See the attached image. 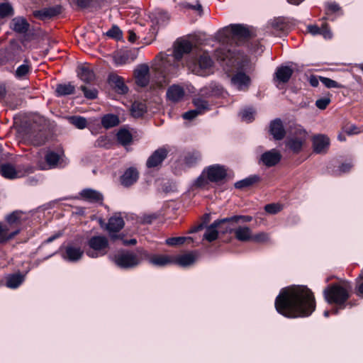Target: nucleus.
<instances>
[{"instance_id":"nucleus-1","label":"nucleus","mask_w":363,"mask_h":363,"mask_svg":"<svg viewBox=\"0 0 363 363\" xmlns=\"http://www.w3.org/2000/svg\"><path fill=\"white\" fill-rule=\"evenodd\" d=\"M184 54H188L186 65L192 73L202 77L213 73V61L208 52L193 48L192 44L187 40H177L173 54L163 55L160 62L155 67L160 75L156 80L158 87L165 86L171 77L177 75L183 66L181 62Z\"/></svg>"},{"instance_id":"nucleus-2","label":"nucleus","mask_w":363,"mask_h":363,"mask_svg":"<svg viewBox=\"0 0 363 363\" xmlns=\"http://www.w3.org/2000/svg\"><path fill=\"white\" fill-rule=\"evenodd\" d=\"M274 305L277 311L286 318L308 316L315 308L314 296L304 286L283 289Z\"/></svg>"},{"instance_id":"nucleus-3","label":"nucleus","mask_w":363,"mask_h":363,"mask_svg":"<svg viewBox=\"0 0 363 363\" xmlns=\"http://www.w3.org/2000/svg\"><path fill=\"white\" fill-rule=\"evenodd\" d=\"M289 135L285 141L287 148L294 154L301 152L308 138V132L298 124H293L289 128Z\"/></svg>"},{"instance_id":"nucleus-4","label":"nucleus","mask_w":363,"mask_h":363,"mask_svg":"<svg viewBox=\"0 0 363 363\" xmlns=\"http://www.w3.org/2000/svg\"><path fill=\"white\" fill-rule=\"evenodd\" d=\"M143 249L138 250L136 252L128 250L118 252L114 255L113 261L115 264L122 269L134 268L139 265L143 260L141 252Z\"/></svg>"},{"instance_id":"nucleus-5","label":"nucleus","mask_w":363,"mask_h":363,"mask_svg":"<svg viewBox=\"0 0 363 363\" xmlns=\"http://www.w3.org/2000/svg\"><path fill=\"white\" fill-rule=\"evenodd\" d=\"M323 293L327 302L337 305L340 309L344 308L345 303L350 297L347 289L340 284L329 286L324 290Z\"/></svg>"},{"instance_id":"nucleus-6","label":"nucleus","mask_w":363,"mask_h":363,"mask_svg":"<svg viewBox=\"0 0 363 363\" xmlns=\"http://www.w3.org/2000/svg\"><path fill=\"white\" fill-rule=\"evenodd\" d=\"M220 40L227 44L230 43L232 47L233 43L237 39H245L250 36L248 28L240 24L230 25L224 28L220 32Z\"/></svg>"},{"instance_id":"nucleus-7","label":"nucleus","mask_w":363,"mask_h":363,"mask_svg":"<svg viewBox=\"0 0 363 363\" xmlns=\"http://www.w3.org/2000/svg\"><path fill=\"white\" fill-rule=\"evenodd\" d=\"M89 249L86 254L91 258H97L105 255L108 250L109 243L106 237L103 235L92 236L88 240Z\"/></svg>"},{"instance_id":"nucleus-8","label":"nucleus","mask_w":363,"mask_h":363,"mask_svg":"<svg viewBox=\"0 0 363 363\" xmlns=\"http://www.w3.org/2000/svg\"><path fill=\"white\" fill-rule=\"evenodd\" d=\"M45 160L46 164L40 167L41 169L63 168L67 164V159L64 158L62 155H61L54 151H48Z\"/></svg>"},{"instance_id":"nucleus-9","label":"nucleus","mask_w":363,"mask_h":363,"mask_svg":"<svg viewBox=\"0 0 363 363\" xmlns=\"http://www.w3.org/2000/svg\"><path fill=\"white\" fill-rule=\"evenodd\" d=\"M266 32L269 35L280 36L289 29V23L281 17L275 18L267 23Z\"/></svg>"},{"instance_id":"nucleus-10","label":"nucleus","mask_w":363,"mask_h":363,"mask_svg":"<svg viewBox=\"0 0 363 363\" xmlns=\"http://www.w3.org/2000/svg\"><path fill=\"white\" fill-rule=\"evenodd\" d=\"M23 50L20 43L16 40L11 41L9 46L4 53L3 64L11 62H18L22 57Z\"/></svg>"},{"instance_id":"nucleus-11","label":"nucleus","mask_w":363,"mask_h":363,"mask_svg":"<svg viewBox=\"0 0 363 363\" xmlns=\"http://www.w3.org/2000/svg\"><path fill=\"white\" fill-rule=\"evenodd\" d=\"M143 260L146 259L148 262L157 267H165L174 264V256L166 255H151L147 251L143 250L141 252Z\"/></svg>"},{"instance_id":"nucleus-12","label":"nucleus","mask_w":363,"mask_h":363,"mask_svg":"<svg viewBox=\"0 0 363 363\" xmlns=\"http://www.w3.org/2000/svg\"><path fill=\"white\" fill-rule=\"evenodd\" d=\"M204 170L211 182H219L227 176V169L220 164L210 165L205 168Z\"/></svg>"},{"instance_id":"nucleus-13","label":"nucleus","mask_w":363,"mask_h":363,"mask_svg":"<svg viewBox=\"0 0 363 363\" xmlns=\"http://www.w3.org/2000/svg\"><path fill=\"white\" fill-rule=\"evenodd\" d=\"M83 255L84 250L81 247L74 245L73 244H68L65 247V250L62 252L61 256L65 261L76 262L81 259Z\"/></svg>"},{"instance_id":"nucleus-14","label":"nucleus","mask_w":363,"mask_h":363,"mask_svg":"<svg viewBox=\"0 0 363 363\" xmlns=\"http://www.w3.org/2000/svg\"><path fill=\"white\" fill-rule=\"evenodd\" d=\"M123 226L124 221L120 216L116 215L111 217L106 225V230L109 233L110 238L115 240L121 237V235H117L116 233L119 232Z\"/></svg>"},{"instance_id":"nucleus-15","label":"nucleus","mask_w":363,"mask_h":363,"mask_svg":"<svg viewBox=\"0 0 363 363\" xmlns=\"http://www.w3.org/2000/svg\"><path fill=\"white\" fill-rule=\"evenodd\" d=\"M61 6L55 5L53 6L46 7L40 10L34 11L33 15L35 18L39 20L46 21L57 16L61 13Z\"/></svg>"},{"instance_id":"nucleus-16","label":"nucleus","mask_w":363,"mask_h":363,"mask_svg":"<svg viewBox=\"0 0 363 363\" xmlns=\"http://www.w3.org/2000/svg\"><path fill=\"white\" fill-rule=\"evenodd\" d=\"M250 83V77L243 72H238L231 77L232 85L238 91H247Z\"/></svg>"},{"instance_id":"nucleus-17","label":"nucleus","mask_w":363,"mask_h":363,"mask_svg":"<svg viewBox=\"0 0 363 363\" xmlns=\"http://www.w3.org/2000/svg\"><path fill=\"white\" fill-rule=\"evenodd\" d=\"M312 143L314 152L325 153L330 145V139L325 135L318 134L313 137Z\"/></svg>"},{"instance_id":"nucleus-18","label":"nucleus","mask_w":363,"mask_h":363,"mask_svg":"<svg viewBox=\"0 0 363 363\" xmlns=\"http://www.w3.org/2000/svg\"><path fill=\"white\" fill-rule=\"evenodd\" d=\"M293 72L292 68L289 66H280L277 67L274 76V81L277 86H279L281 84L287 83L291 79Z\"/></svg>"},{"instance_id":"nucleus-19","label":"nucleus","mask_w":363,"mask_h":363,"mask_svg":"<svg viewBox=\"0 0 363 363\" xmlns=\"http://www.w3.org/2000/svg\"><path fill=\"white\" fill-rule=\"evenodd\" d=\"M199 252L191 251L184 255L174 256V264L182 267H187L193 264L198 259Z\"/></svg>"},{"instance_id":"nucleus-20","label":"nucleus","mask_w":363,"mask_h":363,"mask_svg":"<svg viewBox=\"0 0 363 363\" xmlns=\"http://www.w3.org/2000/svg\"><path fill=\"white\" fill-rule=\"evenodd\" d=\"M281 159V155L279 150L272 149L264 152L260 157V161L267 167H273L277 164Z\"/></svg>"},{"instance_id":"nucleus-21","label":"nucleus","mask_w":363,"mask_h":363,"mask_svg":"<svg viewBox=\"0 0 363 363\" xmlns=\"http://www.w3.org/2000/svg\"><path fill=\"white\" fill-rule=\"evenodd\" d=\"M223 89L219 84L212 82L200 89L199 94L205 98L218 97L222 95Z\"/></svg>"},{"instance_id":"nucleus-22","label":"nucleus","mask_w":363,"mask_h":363,"mask_svg":"<svg viewBox=\"0 0 363 363\" xmlns=\"http://www.w3.org/2000/svg\"><path fill=\"white\" fill-rule=\"evenodd\" d=\"M108 82L115 91L119 94H125L128 91V88L125 84L123 78L116 74H109Z\"/></svg>"},{"instance_id":"nucleus-23","label":"nucleus","mask_w":363,"mask_h":363,"mask_svg":"<svg viewBox=\"0 0 363 363\" xmlns=\"http://www.w3.org/2000/svg\"><path fill=\"white\" fill-rule=\"evenodd\" d=\"M150 69L147 65H141L135 70V78L136 84L141 86H146L150 81Z\"/></svg>"},{"instance_id":"nucleus-24","label":"nucleus","mask_w":363,"mask_h":363,"mask_svg":"<svg viewBox=\"0 0 363 363\" xmlns=\"http://www.w3.org/2000/svg\"><path fill=\"white\" fill-rule=\"evenodd\" d=\"M167 156V150L161 147L156 150L147 159L146 165L148 168H152L161 164Z\"/></svg>"},{"instance_id":"nucleus-25","label":"nucleus","mask_w":363,"mask_h":363,"mask_svg":"<svg viewBox=\"0 0 363 363\" xmlns=\"http://www.w3.org/2000/svg\"><path fill=\"white\" fill-rule=\"evenodd\" d=\"M9 224L0 222V244H5L21 232L20 228L10 229Z\"/></svg>"},{"instance_id":"nucleus-26","label":"nucleus","mask_w":363,"mask_h":363,"mask_svg":"<svg viewBox=\"0 0 363 363\" xmlns=\"http://www.w3.org/2000/svg\"><path fill=\"white\" fill-rule=\"evenodd\" d=\"M10 28L17 33L25 34L29 30L30 24L25 18L17 16L11 20Z\"/></svg>"},{"instance_id":"nucleus-27","label":"nucleus","mask_w":363,"mask_h":363,"mask_svg":"<svg viewBox=\"0 0 363 363\" xmlns=\"http://www.w3.org/2000/svg\"><path fill=\"white\" fill-rule=\"evenodd\" d=\"M184 88L177 84L170 86L167 91V99L176 103L180 101L184 96Z\"/></svg>"},{"instance_id":"nucleus-28","label":"nucleus","mask_w":363,"mask_h":363,"mask_svg":"<svg viewBox=\"0 0 363 363\" xmlns=\"http://www.w3.org/2000/svg\"><path fill=\"white\" fill-rule=\"evenodd\" d=\"M216 55L220 62L226 61V65L228 66L233 65L235 62V50L231 48H218L216 52Z\"/></svg>"},{"instance_id":"nucleus-29","label":"nucleus","mask_w":363,"mask_h":363,"mask_svg":"<svg viewBox=\"0 0 363 363\" xmlns=\"http://www.w3.org/2000/svg\"><path fill=\"white\" fill-rule=\"evenodd\" d=\"M269 131L274 138L277 140L283 139L286 133L282 122L279 118L274 119L271 122Z\"/></svg>"},{"instance_id":"nucleus-30","label":"nucleus","mask_w":363,"mask_h":363,"mask_svg":"<svg viewBox=\"0 0 363 363\" xmlns=\"http://www.w3.org/2000/svg\"><path fill=\"white\" fill-rule=\"evenodd\" d=\"M79 194L84 200L91 203H101L104 199L99 191L92 189H84L81 191Z\"/></svg>"},{"instance_id":"nucleus-31","label":"nucleus","mask_w":363,"mask_h":363,"mask_svg":"<svg viewBox=\"0 0 363 363\" xmlns=\"http://www.w3.org/2000/svg\"><path fill=\"white\" fill-rule=\"evenodd\" d=\"M230 232L233 233L235 238L239 241L247 242L252 240V230L247 226H239L236 228L230 229Z\"/></svg>"},{"instance_id":"nucleus-32","label":"nucleus","mask_w":363,"mask_h":363,"mask_svg":"<svg viewBox=\"0 0 363 363\" xmlns=\"http://www.w3.org/2000/svg\"><path fill=\"white\" fill-rule=\"evenodd\" d=\"M138 179V172L133 167L128 168L121 177V184L125 187L133 185Z\"/></svg>"},{"instance_id":"nucleus-33","label":"nucleus","mask_w":363,"mask_h":363,"mask_svg":"<svg viewBox=\"0 0 363 363\" xmlns=\"http://www.w3.org/2000/svg\"><path fill=\"white\" fill-rule=\"evenodd\" d=\"M226 223L222 220H215L211 225L206 228V232L203 235V239L208 242H213L216 240L218 235L217 228L220 223Z\"/></svg>"},{"instance_id":"nucleus-34","label":"nucleus","mask_w":363,"mask_h":363,"mask_svg":"<svg viewBox=\"0 0 363 363\" xmlns=\"http://www.w3.org/2000/svg\"><path fill=\"white\" fill-rule=\"evenodd\" d=\"M77 75L79 79L85 83H91L95 79V74L92 69L88 66L78 67Z\"/></svg>"},{"instance_id":"nucleus-35","label":"nucleus","mask_w":363,"mask_h":363,"mask_svg":"<svg viewBox=\"0 0 363 363\" xmlns=\"http://www.w3.org/2000/svg\"><path fill=\"white\" fill-rule=\"evenodd\" d=\"M203 96H201L199 94V96L194 98L192 101L195 106V109L199 112V113H200V115H202L210 110V104L208 101L203 99Z\"/></svg>"},{"instance_id":"nucleus-36","label":"nucleus","mask_w":363,"mask_h":363,"mask_svg":"<svg viewBox=\"0 0 363 363\" xmlns=\"http://www.w3.org/2000/svg\"><path fill=\"white\" fill-rule=\"evenodd\" d=\"M24 276L21 274H13L7 277L6 286L10 289L18 288L23 281Z\"/></svg>"},{"instance_id":"nucleus-37","label":"nucleus","mask_w":363,"mask_h":363,"mask_svg":"<svg viewBox=\"0 0 363 363\" xmlns=\"http://www.w3.org/2000/svg\"><path fill=\"white\" fill-rule=\"evenodd\" d=\"M21 213L19 211H13V213L8 215L6 218V223L4 224H9L10 229H15L16 228H20L21 225Z\"/></svg>"},{"instance_id":"nucleus-38","label":"nucleus","mask_w":363,"mask_h":363,"mask_svg":"<svg viewBox=\"0 0 363 363\" xmlns=\"http://www.w3.org/2000/svg\"><path fill=\"white\" fill-rule=\"evenodd\" d=\"M260 178L257 175H251L247 178L240 180L235 183L236 189H244L252 186L254 184L258 182Z\"/></svg>"},{"instance_id":"nucleus-39","label":"nucleus","mask_w":363,"mask_h":363,"mask_svg":"<svg viewBox=\"0 0 363 363\" xmlns=\"http://www.w3.org/2000/svg\"><path fill=\"white\" fill-rule=\"evenodd\" d=\"M0 174L6 179H12L19 177L15 168L9 164H4L0 166Z\"/></svg>"},{"instance_id":"nucleus-40","label":"nucleus","mask_w":363,"mask_h":363,"mask_svg":"<svg viewBox=\"0 0 363 363\" xmlns=\"http://www.w3.org/2000/svg\"><path fill=\"white\" fill-rule=\"evenodd\" d=\"M75 87L71 83L60 84L56 86L55 92L57 96H63L74 93Z\"/></svg>"},{"instance_id":"nucleus-41","label":"nucleus","mask_w":363,"mask_h":363,"mask_svg":"<svg viewBox=\"0 0 363 363\" xmlns=\"http://www.w3.org/2000/svg\"><path fill=\"white\" fill-rule=\"evenodd\" d=\"M118 117L114 114H106L101 119V124L105 128H110L118 125Z\"/></svg>"},{"instance_id":"nucleus-42","label":"nucleus","mask_w":363,"mask_h":363,"mask_svg":"<svg viewBox=\"0 0 363 363\" xmlns=\"http://www.w3.org/2000/svg\"><path fill=\"white\" fill-rule=\"evenodd\" d=\"M30 143L34 146H40L45 144L46 138L43 132L30 133L28 135Z\"/></svg>"},{"instance_id":"nucleus-43","label":"nucleus","mask_w":363,"mask_h":363,"mask_svg":"<svg viewBox=\"0 0 363 363\" xmlns=\"http://www.w3.org/2000/svg\"><path fill=\"white\" fill-rule=\"evenodd\" d=\"M24 64L18 66L15 71L14 76L16 79H24L30 72V67L28 65V61L26 60Z\"/></svg>"},{"instance_id":"nucleus-44","label":"nucleus","mask_w":363,"mask_h":363,"mask_svg":"<svg viewBox=\"0 0 363 363\" xmlns=\"http://www.w3.org/2000/svg\"><path fill=\"white\" fill-rule=\"evenodd\" d=\"M67 121L78 129H84L87 125V121L84 117L80 116H72L67 118Z\"/></svg>"},{"instance_id":"nucleus-45","label":"nucleus","mask_w":363,"mask_h":363,"mask_svg":"<svg viewBox=\"0 0 363 363\" xmlns=\"http://www.w3.org/2000/svg\"><path fill=\"white\" fill-rule=\"evenodd\" d=\"M201 160V155L199 152H191L185 155L184 162L187 167H192L197 164Z\"/></svg>"},{"instance_id":"nucleus-46","label":"nucleus","mask_w":363,"mask_h":363,"mask_svg":"<svg viewBox=\"0 0 363 363\" xmlns=\"http://www.w3.org/2000/svg\"><path fill=\"white\" fill-rule=\"evenodd\" d=\"M211 181L207 177V174H205L203 169L201 175L194 181V186L199 189H207L209 187V183Z\"/></svg>"},{"instance_id":"nucleus-47","label":"nucleus","mask_w":363,"mask_h":363,"mask_svg":"<svg viewBox=\"0 0 363 363\" xmlns=\"http://www.w3.org/2000/svg\"><path fill=\"white\" fill-rule=\"evenodd\" d=\"M132 135L127 130H120L117 133V140L122 145H129L132 141Z\"/></svg>"},{"instance_id":"nucleus-48","label":"nucleus","mask_w":363,"mask_h":363,"mask_svg":"<svg viewBox=\"0 0 363 363\" xmlns=\"http://www.w3.org/2000/svg\"><path fill=\"white\" fill-rule=\"evenodd\" d=\"M252 220V217L250 216H233L231 217L223 219V221L226 223H245Z\"/></svg>"},{"instance_id":"nucleus-49","label":"nucleus","mask_w":363,"mask_h":363,"mask_svg":"<svg viewBox=\"0 0 363 363\" xmlns=\"http://www.w3.org/2000/svg\"><path fill=\"white\" fill-rule=\"evenodd\" d=\"M145 112V106L139 102H134L131 106V113L134 117H140Z\"/></svg>"},{"instance_id":"nucleus-50","label":"nucleus","mask_w":363,"mask_h":363,"mask_svg":"<svg viewBox=\"0 0 363 363\" xmlns=\"http://www.w3.org/2000/svg\"><path fill=\"white\" fill-rule=\"evenodd\" d=\"M13 15V9L11 4L6 2L0 4V17L5 18Z\"/></svg>"},{"instance_id":"nucleus-51","label":"nucleus","mask_w":363,"mask_h":363,"mask_svg":"<svg viewBox=\"0 0 363 363\" xmlns=\"http://www.w3.org/2000/svg\"><path fill=\"white\" fill-rule=\"evenodd\" d=\"M186 240H191L190 237H173L169 238L165 240V243L169 246L181 245L184 243Z\"/></svg>"},{"instance_id":"nucleus-52","label":"nucleus","mask_w":363,"mask_h":363,"mask_svg":"<svg viewBox=\"0 0 363 363\" xmlns=\"http://www.w3.org/2000/svg\"><path fill=\"white\" fill-rule=\"evenodd\" d=\"M255 111L252 108H247L242 111L240 113L243 121L250 123L254 120Z\"/></svg>"},{"instance_id":"nucleus-53","label":"nucleus","mask_w":363,"mask_h":363,"mask_svg":"<svg viewBox=\"0 0 363 363\" xmlns=\"http://www.w3.org/2000/svg\"><path fill=\"white\" fill-rule=\"evenodd\" d=\"M320 82L327 88H342L343 86L336 81L328 77H320Z\"/></svg>"},{"instance_id":"nucleus-54","label":"nucleus","mask_w":363,"mask_h":363,"mask_svg":"<svg viewBox=\"0 0 363 363\" xmlns=\"http://www.w3.org/2000/svg\"><path fill=\"white\" fill-rule=\"evenodd\" d=\"M80 89L83 91L84 96L88 99H94L97 97L98 91L96 89H89L86 86H81Z\"/></svg>"},{"instance_id":"nucleus-55","label":"nucleus","mask_w":363,"mask_h":363,"mask_svg":"<svg viewBox=\"0 0 363 363\" xmlns=\"http://www.w3.org/2000/svg\"><path fill=\"white\" fill-rule=\"evenodd\" d=\"M106 35L108 36L109 38H113V39H116V40H120L122 38V31L121 30V29L116 26H113L111 27V29H109L107 32H106Z\"/></svg>"},{"instance_id":"nucleus-56","label":"nucleus","mask_w":363,"mask_h":363,"mask_svg":"<svg viewBox=\"0 0 363 363\" xmlns=\"http://www.w3.org/2000/svg\"><path fill=\"white\" fill-rule=\"evenodd\" d=\"M251 240L257 243H266L269 241V235L267 233L261 232L256 235H252Z\"/></svg>"},{"instance_id":"nucleus-57","label":"nucleus","mask_w":363,"mask_h":363,"mask_svg":"<svg viewBox=\"0 0 363 363\" xmlns=\"http://www.w3.org/2000/svg\"><path fill=\"white\" fill-rule=\"evenodd\" d=\"M333 13L342 14L341 9L335 2H329L327 4L326 14L330 16Z\"/></svg>"},{"instance_id":"nucleus-58","label":"nucleus","mask_w":363,"mask_h":363,"mask_svg":"<svg viewBox=\"0 0 363 363\" xmlns=\"http://www.w3.org/2000/svg\"><path fill=\"white\" fill-rule=\"evenodd\" d=\"M282 206L279 203H269L264 206V210L270 214H276L281 211Z\"/></svg>"},{"instance_id":"nucleus-59","label":"nucleus","mask_w":363,"mask_h":363,"mask_svg":"<svg viewBox=\"0 0 363 363\" xmlns=\"http://www.w3.org/2000/svg\"><path fill=\"white\" fill-rule=\"evenodd\" d=\"M330 103V99L328 97H323L315 101L316 106L321 110L326 108Z\"/></svg>"},{"instance_id":"nucleus-60","label":"nucleus","mask_w":363,"mask_h":363,"mask_svg":"<svg viewBox=\"0 0 363 363\" xmlns=\"http://www.w3.org/2000/svg\"><path fill=\"white\" fill-rule=\"evenodd\" d=\"M200 113L194 108L193 110L188 111L183 114V118L186 120H192L199 116Z\"/></svg>"},{"instance_id":"nucleus-61","label":"nucleus","mask_w":363,"mask_h":363,"mask_svg":"<svg viewBox=\"0 0 363 363\" xmlns=\"http://www.w3.org/2000/svg\"><path fill=\"white\" fill-rule=\"evenodd\" d=\"M183 6L185 8H188V9H191L192 10L197 11L199 13L202 12V6L199 1H196V4L195 5H193V4H191L189 3H184L183 4Z\"/></svg>"},{"instance_id":"nucleus-62","label":"nucleus","mask_w":363,"mask_h":363,"mask_svg":"<svg viewBox=\"0 0 363 363\" xmlns=\"http://www.w3.org/2000/svg\"><path fill=\"white\" fill-rule=\"evenodd\" d=\"M307 30L313 35H316L320 33L321 28L315 25H310L308 26Z\"/></svg>"},{"instance_id":"nucleus-63","label":"nucleus","mask_w":363,"mask_h":363,"mask_svg":"<svg viewBox=\"0 0 363 363\" xmlns=\"http://www.w3.org/2000/svg\"><path fill=\"white\" fill-rule=\"evenodd\" d=\"M76 4L82 9L86 8L89 6L91 0H73Z\"/></svg>"},{"instance_id":"nucleus-64","label":"nucleus","mask_w":363,"mask_h":363,"mask_svg":"<svg viewBox=\"0 0 363 363\" xmlns=\"http://www.w3.org/2000/svg\"><path fill=\"white\" fill-rule=\"evenodd\" d=\"M320 35H322L325 39H330L332 38V33L327 27L321 28Z\"/></svg>"}]
</instances>
